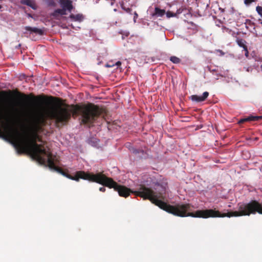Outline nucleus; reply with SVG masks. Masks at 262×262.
Masks as SVG:
<instances>
[{
  "instance_id": "obj_3",
  "label": "nucleus",
  "mask_w": 262,
  "mask_h": 262,
  "mask_svg": "<svg viewBox=\"0 0 262 262\" xmlns=\"http://www.w3.org/2000/svg\"><path fill=\"white\" fill-rule=\"evenodd\" d=\"M62 173L69 179L76 181H78L79 179H82L102 184L111 188H113L118 191L119 195L121 196L127 197L131 192L129 189L118 185L112 178L106 177L102 172L94 174L83 171H79L76 172L74 176H71L64 172H62Z\"/></svg>"
},
{
  "instance_id": "obj_23",
  "label": "nucleus",
  "mask_w": 262,
  "mask_h": 262,
  "mask_svg": "<svg viewBox=\"0 0 262 262\" xmlns=\"http://www.w3.org/2000/svg\"><path fill=\"white\" fill-rule=\"evenodd\" d=\"M219 51L221 53V54H224L222 51L219 50Z\"/></svg>"
},
{
  "instance_id": "obj_24",
  "label": "nucleus",
  "mask_w": 262,
  "mask_h": 262,
  "mask_svg": "<svg viewBox=\"0 0 262 262\" xmlns=\"http://www.w3.org/2000/svg\"><path fill=\"white\" fill-rule=\"evenodd\" d=\"M260 68H261V70H262V64H261V66H260Z\"/></svg>"
},
{
  "instance_id": "obj_7",
  "label": "nucleus",
  "mask_w": 262,
  "mask_h": 262,
  "mask_svg": "<svg viewBox=\"0 0 262 262\" xmlns=\"http://www.w3.org/2000/svg\"><path fill=\"white\" fill-rule=\"evenodd\" d=\"M21 3L30 7L34 10L36 9L37 6L34 0H21Z\"/></svg>"
},
{
  "instance_id": "obj_2",
  "label": "nucleus",
  "mask_w": 262,
  "mask_h": 262,
  "mask_svg": "<svg viewBox=\"0 0 262 262\" xmlns=\"http://www.w3.org/2000/svg\"><path fill=\"white\" fill-rule=\"evenodd\" d=\"M156 192L146 187H141L139 190L135 193L137 195L140 196L144 199H149L160 208L168 213H193L192 212V206L189 204H178L175 205H170L162 201L165 198L166 192L165 188L160 187L156 189ZM194 213H220L218 211L205 210L196 211Z\"/></svg>"
},
{
  "instance_id": "obj_18",
  "label": "nucleus",
  "mask_w": 262,
  "mask_h": 262,
  "mask_svg": "<svg viewBox=\"0 0 262 262\" xmlns=\"http://www.w3.org/2000/svg\"><path fill=\"white\" fill-rule=\"evenodd\" d=\"M244 50L245 51V56L248 57V56H249V52H248V49H247V48H245V49H244Z\"/></svg>"
},
{
  "instance_id": "obj_8",
  "label": "nucleus",
  "mask_w": 262,
  "mask_h": 262,
  "mask_svg": "<svg viewBox=\"0 0 262 262\" xmlns=\"http://www.w3.org/2000/svg\"><path fill=\"white\" fill-rule=\"evenodd\" d=\"M260 118H262V116H249L248 117L245 118L241 119L238 121V123L239 124H241V123H244V122H246V121H251L258 120V119H259Z\"/></svg>"
},
{
  "instance_id": "obj_11",
  "label": "nucleus",
  "mask_w": 262,
  "mask_h": 262,
  "mask_svg": "<svg viewBox=\"0 0 262 262\" xmlns=\"http://www.w3.org/2000/svg\"><path fill=\"white\" fill-rule=\"evenodd\" d=\"M58 14L61 15H65L66 14V11L62 8V9H57L55 10L52 13V15L55 17L57 16Z\"/></svg>"
},
{
  "instance_id": "obj_4",
  "label": "nucleus",
  "mask_w": 262,
  "mask_h": 262,
  "mask_svg": "<svg viewBox=\"0 0 262 262\" xmlns=\"http://www.w3.org/2000/svg\"><path fill=\"white\" fill-rule=\"evenodd\" d=\"M241 209L239 211L229 212V213H262V206L255 201H253L248 204H241L239 206Z\"/></svg>"
},
{
  "instance_id": "obj_14",
  "label": "nucleus",
  "mask_w": 262,
  "mask_h": 262,
  "mask_svg": "<svg viewBox=\"0 0 262 262\" xmlns=\"http://www.w3.org/2000/svg\"><path fill=\"white\" fill-rule=\"evenodd\" d=\"M180 13V12L178 11L177 13H173L171 11H167L166 13V15L167 18H170L172 17H176L177 16V14Z\"/></svg>"
},
{
  "instance_id": "obj_17",
  "label": "nucleus",
  "mask_w": 262,
  "mask_h": 262,
  "mask_svg": "<svg viewBox=\"0 0 262 262\" xmlns=\"http://www.w3.org/2000/svg\"><path fill=\"white\" fill-rule=\"evenodd\" d=\"M254 0H244V4L246 6H249L251 4L254 2Z\"/></svg>"
},
{
  "instance_id": "obj_16",
  "label": "nucleus",
  "mask_w": 262,
  "mask_h": 262,
  "mask_svg": "<svg viewBox=\"0 0 262 262\" xmlns=\"http://www.w3.org/2000/svg\"><path fill=\"white\" fill-rule=\"evenodd\" d=\"M256 10L258 14L260 16V17L262 18V7L261 6H257L256 7Z\"/></svg>"
},
{
  "instance_id": "obj_13",
  "label": "nucleus",
  "mask_w": 262,
  "mask_h": 262,
  "mask_svg": "<svg viewBox=\"0 0 262 262\" xmlns=\"http://www.w3.org/2000/svg\"><path fill=\"white\" fill-rule=\"evenodd\" d=\"M236 42L239 47L243 48V49L247 47L245 45L246 41L243 39H237L236 40Z\"/></svg>"
},
{
  "instance_id": "obj_5",
  "label": "nucleus",
  "mask_w": 262,
  "mask_h": 262,
  "mask_svg": "<svg viewBox=\"0 0 262 262\" xmlns=\"http://www.w3.org/2000/svg\"><path fill=\"white\" fill-rule=\"evenodd\" d=\"M209 93L207 92L203 93L202 95H193L191 96V100L192 101L197 102L204 101L208 96Z\"/></svg>"
},
{
  "instance_id": "obj_1",
  "label": "nucleus",
  "mask_w": 262,
  "mask_h": 262,
  "mask_svg": "<svg viewBox=\"0 0 262 262\" xmlns=\"http://www.w3.org/2000/svg\"><path fill=\"white\" fill-rule=\"evenodd\" d=\"M71 113L74 115L80 113L82 116V122L90 125L100 115L101 110L97 106L89 104L82 107H74ZM70 116L71 112L61 107L51 105L40 107L30 114L28 119V127L20 132L12 125H7L5 127L6 133L18 154H29L38 162H47L51 169H56L57 158L52 155L43 142L40 140L37 131L48 118L61 122L67 121Z\"/></svg>"
},
{
  "instance_id": "obj_12",
  "label": "nucleus",
  "mask_w": 262,
  "mask_h": 262,
  "mask_svg": "<svg viewBox=\"0 0 262 262\" xmlns=\"http://www.w3.org/2000/svg\"><path fill=\"white\" fill-rule=\"evenodd\" d=\"M155 13L158 16H162L165 13V11L164 10L160 9L158 8H156L155 9Z\"/></svg>"
},
{
  "instance_id": "obj_26",
  "label": "nucleus",
  "mask_w": 262,
  "mask_h": 262,
  "mask_svg": "<svg viewBox=\"0 0 262 262\" xmlns=\"http://www.w3.org/2000/svg\"><path fill=\"white\" fill-rule=\"evenodd\" d=\"M2 0H0V1H2Z\"/></svg>"
},
{
  "instance_id": "obj_15",
  "label": "nucleus",
  "mask_w": 262,
  "mask_h": 262,
  "mask_svg": "<svg viewBox=\"0 0 262 262\" xmlns=\"http://www.w3.org/2000/svg\"><path fill=\"white\" fill-rule=\"evenodd\" d=\"M170 60L174 63H179L180 62V59L176 56H171Z\"/></svg>"
},
{
  "instance_id": "obj_22",
  "label": "nucleus",
  "mask_w": 262,
  "mask_h": 262,
  "mask_svg": "<svg viewBox=\"0 0 262 262\" xmlns=\"http://www.w3.org/2000/svg\"><path fill=\"white\" fill-rule=\"evenodd\" d=\"M137 16H138V15H137V13L135 12V17H137Z\"/></svg>"
},
{
  "instance_id": "obj_25",
  "label": "nucleus",
  "mask_w": 262,
  "mask_h": 262,
  "mask_svg": "<svg viewBox=\"0 0 262 262\" xmlns=\"http://www.w3.org/2000/svg\"><path fill=\"white\" fill-rule=\"evenodd\" d=\"M28 16H29V17H31V16L30 14H28Z\"/></svg>"
},
{
  "instance_id": "obj_10",
  "label": "nucleus",
  "mask_w": 262,
  "mask_h": 262,
  "mask_svg": "<svg viewBox=\"0 0 262 262\" xmlns=\"http://www.w3.org/2000/svg\"><path fill=\"white\" fill-rule=\"evenodd\" d=\"M26 30L27 31H30L31 33H34L35 34H38L39 35H41L43 33V31L42 30L38 29L37 28H32L31 27H26Z\"/></svg>"
},
{
  "instance_id": "obj_9",
  "label": "nucleus",
  "mask_w": 262,
  "mask_h": 262,
  "mask_svg": "<svg viewBox=\"0 0 262 262\" xmlns=\"http://www.w3.org/2000/svg\"><path fill=\"white\" fill-rule=\"evenodd\" d=\"M70 18L74 21L81 22L83 20L84 17L82 14H71L70 15Z\"/></svg>"
},
{
  "instance_id": "obj_21",
  "label": "nucleus",
  "mask_w": 262,
  "mask_h": 262,
  "mask_svg": "<svg viewBox=\"0 0 262 262\" xmlns=\"http://www.w3.org/2000/svg\"><path fill=\"white\" fill-rule=\"evenodd\" d=\"M114 65H111V64H106V67H113Z\"/></svg>"
},
{
  "instance_id": "obj_19",
  "label": "nucleus",
  "mask_w": 262,
  "mask_h": 262,
  "mask_svg": "<svg viewBox=\"0 0 262 262\" xmlns=\"http://www.w3.org/2000/svg\"><path fill=\"white\" fill-rule=\"evenodd\" d=\"M105 190V188L104 187H101L99 188V190L102 192H104Z\"/></svg>"
},
{
  "instance_id": "obj_6",
  "label": "nucleus",
  "mask_w": 262,
  "mask_h": 262,
  "mask_svg": "<svg viewBox=\"0 0 262 262\" xmlns=\"http://www.w3.org/2000/svg\"><path fill=\"white\" fill-rule=\"evenodd\" d=\"M60 4L61 7L65 9V11H71L73 8L72 2L70 0H60Z\"/></svg>"
},
{
  "instance_id": "obj_20",
  "label": "nucleus",
  "mask_w": 262,
  "mask_h": 262,
  "mask_svg": "<svg viewBox=\"0 0 262 262\" xmlns=\"http://www.w3.org/2000/svg\"><path fill=\"white\" fill-rule=\"evenodd\" d=\"M115 64H116V66H119L121 65V62H120V61H117V62L115 63Z\"/></svg>"
}]
</instances>
